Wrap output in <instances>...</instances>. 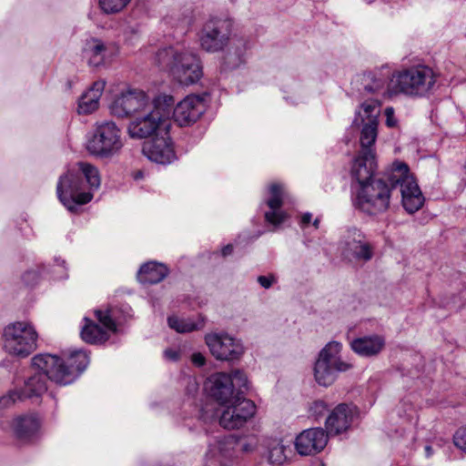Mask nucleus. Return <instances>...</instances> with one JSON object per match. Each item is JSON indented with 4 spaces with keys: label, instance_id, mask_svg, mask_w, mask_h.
<instances>
[{
    "label": "nucleus",
    "instance_id": "1",
    "mask_svg": "<svg viewBox=\"0 0 466 466\" xmlns=\"http://www.w3.org/2000/svg\"><path fill=\"white\" fill-rule=\"evenodd\" d=\"M380 114V103L379 100H368L361 104L353 121L355 125H363L360 137L361 148L351 167V175L360 186L376 179L373 177L377 168L373 145L378 136Z\"/></svg>",
    "mask_w": 466,
    "mask_h": 466
},
{
    "label": "nucleus",
    "instance_id": "2",
    "mask_svg": "<svg viewBox=\"0 0 466 466\" xmlns=\"http://www.w3.org/2000/svg\"><path fill=\"white\" fill-rule=\"evenodd\" d=\"M100 185L98 168L87 162H77L59 177L56 194L60 202L74 212L77 206L91 201Z\"/></svg>",
    "mask_w": 466,
    "mask_h": 466
},
{
    "label": "nucleus",
    "instance_id": "3",
    "mask_svg": "<svg viewBox=\"0 0 466 466\" xmlns=\"http://www.w3.org/2000/svg\"><path fill=\"white\" fill-rule=\"evenodd\" d=\"M157 66L176 83L183 86L197 84L203 76L200 57L192 49L170 46L156 54Z\"/></svg>",
    "mask_w": 466,
    "mask_h": 466
},
{
    "label": "nucleus",
    "instance_id": "4",
    "mask_svg": "<svg viewBox=\"0 0 466 466\" xmlns=\"http://www.w3.org/2000/svg\"><path fill=\"white\" fill-rule=\"evenodd\" d=\"M175 99L170 95L161 94L153 98V104L133 117L127 126V134L131 138H146L168 133L170 113Z\"/></svg>",
    "mask_w": 466,
    "mask_h": 466
},
{
    "label": "nucleus",
    "instance_id": "5",
    "mask_svg": "<svg viewBox=\"0 0 466 466\" xmlns=\"http://www.w3.org/2000/svg\"><path fill=\"white\" fill-rule=\"evenodd\" d=\"M437 75L428 66L416 65L395 71L390 76V94L411 98L425 97L432 93Z\"/></svg>",
    "mask_w": 466,
    "mask_h": 466
},
{
    "label": "nucleus",
    "instance_id": "6",
    "mask_svg": "<svg viewBox=\"0 0 466 466\" xmlns=\"http://www.w3.org/2000/svg\"><path fill=\"white\" fill-rule=\"evenodd\" d=\"M37 340L35 327L27 320L11 322L2 331L3 350L14 358H27L37 349Z\"/></svg>",
    "mask_w": 466,
    "mask_h": 466
},
{
    "label": "nucleus",
    "instance_id": "7",
    "mask_svg": "<svg viewBox=\"0 0 466 466\" xmlns=\"http://www.w3.org/2000/svg\"><path fill=\"white\" fill-rule=\"evenodd\" d=\"M391 187L400 186L401 203L409 214H413L420 209L425 198L413 176L410 173L408 165L400 161H395L387 175Z\"/></svg>",
    "mask_w": 466,
    "mask_h": 466
},
{
    "label": "nucleus",
    "instance_id": "8",
    "mask_svg": "<svg viewBox=\"0 0 466 466\" xmlns=\"http://www.w3.org/2000/svg\"><path fill=\"white\" fill-rule=\"evenodd\" d=\"M124 147L121 129L113 121L96 123L86 142V150L92 156L109 158L118 155Z\"/></svg>",
    "mask_w": 466,
    "mask_h": 466
},
{
    "label": "nucleus",
    "instance_id": "9",
    "mask_svg": "<svg viewBox=\"0 0 466 466\" xmlns=\"http://www.w3.org/2000/svg\"><path fill=\"white\" fill-rule=\"evenodd\" d=\"M341 348V343L330 341L320 350L314 365V378L319 385L330 386L339 372L350 369L351 365L340 358Z\"/></svg>",
    "mask_w": 466,
    "mask_h": 466
},
{
    "label": "nucleus",
    "instance_id": "10",
    "mask_svg": "<svg viewBox=\"0 0 466 466\" xmlns=\"http://www.w3.org/2000/svg\"><path fill=\"white\" fill-rule=\"evenodd\" d=\"M390 187L381 178L360 186L354 205L357 208L369 215L385 212L390 207Z\"/></svg>",
    "mask_w": 466,
    "mask_h": 466
},
{
    "label": "nucleus",
    "instance_id": "11",
    "mask_svg": "<svg viewBox=\"0 0 466 466\" xmlns=\"http://www.w3.org/2000/svg\"><path fill=\"white\" fill-rule=\"evenodd\" d=\"M233 23L230 19L208 20L199 35L200 46L208 53L222 51L229 43Z\"/></svg>",
    "mask_w": 466,
    "mask_h": 466
},
{
    "label": "nucleus",
    "instance_id": "12",
    "mask_svg": "<svg viewBox=\"0 0 466 466\" xmlns=\"http://www.w3.org/2000/svg\"><path fill=\"white\" fill-rule=\"evenodd\" d=\"M32 367L44 379L50 380L60 385H68L75 381L76 374L72 369L66 368L64 361L56 355L40 353L31 360Z\"/></svg>",
    "mask_w": 466,
    "mask_h": 466
},
{
    "label": "nucleus",
    "instance_id": "13",
    "mask_svg": "<svg viewBox=\"0 0 466 466\" xmlns=\"http://www.w3.org/2000/svg\"><path fill=\"white\" fill-rule=\"evenodd\" d=\"M95 315L103 325L98 326L88 318H84L85 325L81 330V338L90 344H101L109 339L110 333L116 331V309H96Z\"/></svg>",
    "mask_w": 466,
    "mask_h": 466
},
{
    "label": "nucleus",
    "instance_id": "14",
    "mask_svg": "<svg viewBox=\"0 0 466 466\" xmlns=\"http://www.w3.org/2000/svg\"><path fill=\"white\" fill-rule=\"evenodd\" d=\"M153 104L151 99L143 90L128 88L121 92L111 103L109 109L111 115L125 118L135 117Z\"/></svg>",
    "mask_w": 466,
    "mask_h": 466
},
{
    "label": "nucleus",
    "instance_id": "15",
    "mask_svg": "<svg viewBox=\"0 0 466 466\" xmlns=\"http://www.w3.org/2000/svg\"><path fill=\"white\" fill-rule=\"evenodd\" d=\"M225 406L218 422L221 427L227 430L242 428L257 412L254 401L246 398L238 397L231 403Z\"/></svg>",
    "mask_w": 466,
    "mask_h": 466
},
{
    "label": "nucleus",
    "instance_id": "16",
    "mask_svg": "<svg viewBox=\"0 0 466 466\" xmlns=\"http://www.w3.org/2000/svg\"><path fill=\"white\" fill-rule=\"evenodd\" d=\"M342 256L349 260L369 261L373 257V247L360 230L348 228L340 240Z\"/></svg>",
    "mask_w": 466,
    "mask_h": 466
},
{
    "label": "nucleus",
    "instance_id": "17",
    "mask_svg": "<svg viewBox=\"0 0 466 466\" xmlns=\"http://www.w3.org/2000/svg\"><path fill=\"white\" fill-rule=\"evenodd\" d=\"M210 353L219 360H236L244 353L241 341L227 333H211L205 337Z\"/></svg>",
    "mask_w": 466,
    "mask_h": 466
},
{
    "label": "nucleus",
    "instance_id": "18",
    "mask_svg": "<svg viewBox=\"0 0 466 466\" xmlns=\"http://www.w3.org/2000/svg\"><path fill=\"white\" fill-rule=\"evenodd\" d=\"M288 195L285 187L279 183H272L268 186V197L265 199L264 210L265 220L273 225L279 226L283 223L287 218V212L282 208Z\"/></svg>",
    "mask_w": 466,
    "mask_h": 466
},
{
    "label": "nucleus",
    "instance_id": "19",
    "mask_svg": "<svg viewBox=\"0 0 466 466\" xmlns=\"http://www.w3.org/2000/svg\"><path fill=\"white\" fill-rule=\"evenodd\" d=\"M143 154L152 162L168 165L177 159L173 142L168 133L154 137L144 143Z\"/></svg>",
    "mask_w": 466,
    "mask_h": 466
},
{
    "label": "nucleus",
    "instance_id": "20",
    "mask_svg": "<svg viewBox=\"0 0 466 466\" xmlns=\"http://www.w3.org/2000/svg\"><path fill=\"white\" fill-rule=\"evenodd\" d=\"M329 435L323 428L315 427L302 431L295 439V449L301 456H314L327 446Z\"/></svg>",
    "mask_w": 466,
    "mask_h": 466
},
{
    "label": "nucleus",
    "instance_id": "21",
    "mask_svg": "<svg viewBox=\"0 0 466 466\" xmlns=\"http://www.w3.org/2000/svg\"><path fill=\"white\" fill-rule=\"evenodd\" d=\"M118 52L119 47L115 42H104L96 37L86 40L83 48V56L91 66L109 63Z\"/></svg>",
    "mask_w": 466,
    "mask_h": 466
},
{
    "label": "nucleus",
    "instance_id": "22",
    "mask_svg": "<svg viewBox=\"0 0 466 466\" xmlns=\"http://www.w3.org/2000/svg\"><path fill=\"white\" fill-rule=\"evenodd\" d=\"M173 109V117L180 127L195 123L206 110L204 97L197 95L187 96Z\"/></svg>",
    "mask_w": 466,
    "mask_h": 466
},
{
    "label": "nucleus",
    "instance_id": "23",
    "mask_svg": "<svg viewBox=\"0 0 466 466\" xmlns=\"http://www.w3.org/2000/svg\"><path fill=\"white\" fill-rule=\"evenodd\" d=\"M206 387L210 396L220 405L229 404L238 397L234 393L231 376L226 372H218L211 375Z\"/></svg>",
    "mask_w": 466,
    "mask_h": 466
},
{
    "label": "nucleus",
    "instance_id": "24",
    "mask_svg": "<svg viewBox=\"0 0 466 466\" xmlns=\"http://www.w3.org/2000/svg\"><path fill=\"white\" fill-rule=\"evenodd\" d=\"M354 408L350 405L341 403L328 416L325 421L326 432L329 436L341 434L349 430L352 423Z\"/></svg>",
    "mask_w": 466,
    "mask_h": 466
},
{
    "label": "nucleus",
    "instance_id": "25",
    "mask_svg": "<svg viewBox=\"0 0 466 466\" xmlns=\"http://www.w3.org/2000/svg\"><path fill=\"white\" fill-rule=\"evenodd\" d=\"M390 76L389 71L383 69L364 73L360 76V84L368 94L380 96L385 98H392L396 94H390Z\"/></svg>",
    "mask_w": 466,
    "mask_h": 466
},
{
    "label": "nucleus",
    "instance_id": "26",
    "mask_svg": "<svg viewBox=\"0 0 466 466\" xmlns=\"http://www.w3.org/2000/svg\"><path fill=\"white\" fill-rule=\"evenodd\" d=\"M106 86L105 80H97L78 99V114L88 115L99 106V100Z\"/></svg>",
    "mask_w": 466,
    "mask_h": 466
},
{
    "label": "nucleus",
    "instance_id": "27",
    "mask_svg": "<svg viewBox=\"0 0 466 466\" xmlns=\"http://www.w3.org/2000/svg\"><path fill=\"white\" fill-rule=\"evenodd\" d=\"M385 346V339L380 335L363 336L350 342L351 350L361 357L379 354Z\"/></svg>",
    "mask_w": 466,
    "mask_h": 466
},
{
    "label": "nucleus",
    "instance_id": "28",
    "mask_svg": "<svg viewBox=\"0 0 466 466\" xmlns=\"http://www.w3.org/2000/svg\"><path fill=\"white\" fill-rule=\"evenodd\" d=\"M167 274L168 269L164 264L150 261L141 266L137 279L141 283L157 284L162 281Z\"/></svg>",
    "mask_w": 466,
    "mask_h": 466
},
{
    "label": "nucleus",
    "instance_id": "29",
    "mask_svg": "<svg viewBox=\"0 0 466 466\" xmlns=\"http://www.w3.org/2000/svg\"><path fill=\"white\" fill-rule=\"evenodd\" d=\"M288 447L281 439L267 441L265 458L271 466H283L288 461Z\"/></svg>",
    "mask_w": 466,
    "mask_h": 466
},
{
    "label": "nucleus",
    "instance_id": "30",
    "mask_svg": "<svg viewBox=\"0 0 466 466\" xmlns=\"http://www.w3.org/2000/svg\"><path fill=\"white\" fill-rule=\"evenodd\" d=\"M40 427V421L35 415L17 417L13 421V429L19 439H27L35 435Z\"/></svg>",
    "mask_w": 466,
    "mask_h": 466
},
{
    "label": "nucleus",
    "instance_id": "31",
    "mask_svg": "<svg viewBox=\"0 0 466 466\" xmlns=\"http://www.w3.org/2000/svg\"><path fill=\"white\" fill-rule=\"evenodd\" d=\"M46 390V380L44 379V375L35 373L25 380L23 388L19 389L18 391L23 399L25 400L34 397L38 398L42 396Z\"/></svg>",
    "mask_w": 466,
    "mask_h": 466
},
{
    "label": "nucleus",
    "instance_id": "32",
    "mask_svg": "<svg viewBox=\"0 0 466 466\" xmlns=\"http://www.w3.org/2000/svg\"><path fill=\"white\" fill-rule=\"evenodd\" d=\"M250 48L249 41L245 37L234 38L228 54V63L238 66L245 62L247 51Z\"/></svg>",
    "mask_w": 466,
    "mask_h": 466
},
{
    "label": "nucleus",
    "instance_id": "33",
    "mask_svg": "<svg viewBox=\"0 0 466 466\" xmlns=\"http://www.w3.org/2000/svg\"><path fill=\"white\" fill-rule=\"evenodd\" d=\"M167 323L170 329L178 333L190 332L204 327L203 319L194 320L192 319H183L177 316L168 317Z\"/></svg>",
    "mask_w": 466,
    "mask_h": 466
},
{
    "label": "nucleus",
    "instance_id": "34",
    "mask_svg": "<svg viewBox=\"0 0 466 466\" xmlns=\"http://www.w3.org/2000/svg\"><path fill=\"white\" fill-rule=\"evenodd\" d=\"M88 363L89 358L86 352L83 350H74L68 357V365L66 366V368L72 369L77 378L79 374L86 370Z\"/></svg>",
    "mask_w": 466,
    "mask_h": 466
},
{
    "label": "nucleus",
    "instance_id": "35",
    "mask_svg": "<svg viewBox=\"0 0 466 466\" xmlns=\"http://www.w3.org/2000/svg\"><path fill=\"white\" fill-rule=\"evenodd\" d=\"M131 0H99L101 10L107 15L121 12Z\"/></svg>",
    "mask_w": 466,
    "mask_h": 466
},
{
    "label": "nucleus",
    "instance_id": "36",
    "mask_svg": "<svg viewBox=\"0 0 466 466\" xmlns=\"http://www.w3.org/2000/svg\"><path fill=\"white\" fill-rule=\"evenodd\" d=\"M233 380L234 391L237 390V396L243 392V390L248 389V378L247 375L241 370H234L228 373Z\"/></svg>",
    "mask_w": 466,
    "mask_h": 466
},
{
    "label": "nucleus",
    "instance_id": "37",
    "mask_svg": "<svg viewBox=\"0 0 466 466\" xmlns=\"http://www.w3.org/2000/svg\"><path fill=\"white\" fill-rule=\"evenodd\" d=\"M17 400H24L18 390H9L5 395L0 398V409L9 408Z\"/></svg>",
    "mask_w": 466,
    "mask_h": 466
},
{
    "label": "nucleus",
    "instance_id": "38",
    "mask_svg": "<svg viewBox=\"0 0 466 466\" xmlns=\"http://www.w3.org/2000/svg\"><path fill=\"white\" fill-rule=\"evenodd\" d=\"M328 410V404L322 400H317L312 401L308 409V411L311 417L319 419L322 417Z\"/></svg>",
    "mask_w": 466,
    "mask_h": 466
},
{
    "label": "nucleus",
    "instance_id": "39",
    "mask_svg": "<svg viewBox=\"0 0 466 466\" xmlns=\"http://www.w3.org/2000/svg\"><path fill=\"white\" fill-rule=\"evenodd\" d=\"M454 444L466 452V427L456 431L454 435Z\"/></svg>",
    "mask_w": 466,
    "mask_h": 466
},
{
    "label": "nucleus",
    "instance_id": "40",
    "mask_svg": "<svg viewBox=\"0 0 466 466\" xmlns=\"http://www.w3.org/2000/svg\"><path fill=\"white\" fill-rule=\"evenodd\" d=\"M385 116H386V125L389 127H394L397 126V119L394 116V109L391 106H388L385 108L384 111Z\"/></svg>",
    "mask_w": 466,
    "mask_h": 466
},
{
    "label": "nucleus",
    "instance_id": "41",
    "mask_svg": "<svg viewBox=\"0 0 466 466\" xmlns=\"http://www.w3.org/2000/svg\"><path fill=\"white\" fill-rule=\"evenodd\" d=\"M138 35V29L136 26H128L124 31L126 41L132 42Z\"/></svg>",
    "mask_w": 466,
    "mask_h": 466
},
{
    "label": "nucleus",
    "instance_id": "42",
    "mask_svg": "<svg viewBox=\"0 0 466 466\" xmlns=\"http://www.w3.org/2000/svg\"><path fill=\"white\" fill-rule=\"evenodd\" d=\"M258 282L264 289H269L275 282V278L272 276H259L258 278Z\"/></svg>",
    "mask_w": 466,
    "mask_h": 466
},
{
    "label": "nucleus",
    "instance_id": "43",
    "mask_svg": "<svg viewBox=\"0 0 466 466\" xmlns=\"http://www.w3.org/2000/svg\"><path fill=\"white\" fill-rule=\"evenodd\" d=\"M56 271L59 272L60 275L58 277H56L57 279H64V278H66L67 275L66 273V266H65V260L63 259H56Z\"/></svg>",
    "mask_w": 466,
    "mask_h": 466
},
{
    "label": "nucleus",
    "instance_id": "44",
    "mask_svg": "<svg viewBox=\"0 0 466 466\" xmlns=\"http://www.w3.org/2000/svg\"><path fill=\"white\" fill-rule=\"evenodd\" d=\"M191 361L194 365L201 367L205 364L206 359L202 353L195 352L191 356Z\"/></svg>",
    "mask_w": 466,
    "mask_h": 466
},
{
    "label": "nucleus",
    "instance_id": "45",
    "mask_svg": "<svg viewBox=\"0 0 466 466\" xmlns=\"http://www.w3.org/2000/svg\"><path fill=\"white\" fill-rule=\"evenodd\" d=\"M165 358L176 361L179 360V351L172 349L166 350L164 352Z\"/></svg>",
    "mask_w": 466,
    "mask_h": 466
},
{
    "label": "nucleus",
    "instance_id": "46",
    "mask_svg": "<svg viewBox=\"0 0 466 466\" xmlns=\"http://www.w3.org/2000/svg\"><path fill=\"white\" fill-rule=\"evenodd\" d=\"M311 218H312V214L311 213H309V212L304 213L301 216L300 226L302 228L307 227L310 223Z\"/></svg>",
    "mask_w": 466,
    "mask_h": 466
},
{
    "label": "nucleus",
    "instance_id": "47",
    "mask_svg": "<svg viewBox=\"0 0 466 466\" xmlns=\"http://www.w3.org/2000/svg\"><path fill=\"white\" fill-rule=\"evenodd\" d=\"M232 251H233L232 245H227L222 248L221 253H222V256L226 257V256L230 255L232 253Z\"/></svg>",
    "mask_w": 466,
    "mask_h": 466
},
{
    "label": "nucleus",
    "instance_id": "48",
    "mask_svg": "<svg viewBox=\"0 0 466 466\" xmlns=\"http://www.w3.org/2000/svg\"><path fill=\"white\" fill-rule=\"evenodd\" d=\"M426 457H431L433 453L432 448L430 445L425 446Z\"/></svg>",
    "mask_w": 466,
    "mask_h": 466
},
{
    "label": "nucleus",
    "instance_id": "49",
    "mask_svg": "<svg viewBox=\"0 0 466 466\" xmlns=\"http://www.w3.org/2000/svg\"><path fill=\"white\" fill-rule=\"evenodd\" d=\"M319 222H320V220H319V218H315V220L313 221V226H314L315 228H319Z\"/></svg>",
    "mask_w": 466,
    "mask_h": 466
},
{
    "label": "nucleus",
    "instance_id": "50",
    "mask_svg": "<svg viewBox=\"0 0 466 466\" xmlns=\"http://www.w3.org/2000/svg\"><path fill=\"white\" fill-rule=\"evenodd\" d=\"M207 410L205 409L202 410L201 416L204 420H208V416L207 415Z\"/></svg>",
    "mask_w": 466,
    "mask_h": 466
},
{
    "label": "nucleus",
    "instance_id": "51",
    "mask_svg": "<svg viewBox=\"0 0 466 466\" xmlns=\"http://www.w3.org/2000/svg\"><path fill=\"white\" fill-rule=\"evenodd\" d=\"M31 275V272H27L25 275V279L27 280V279L29 278V276Z\"/></svg>",
    "mask_w": 466,
    "mask_h": 466
},
{
    "label": "nucleus",
    "instance_id": "52",
    "mask_svg": "<svg viewBox=\"0 0 466 466\" xmlns=\"http://www.w3.org/2000/svg\"><path fill=\"white\" fill-rule=\"evenodd\" d=\"M244 451H248V446L244 445L243 448H242Z\"/></svg>",
    "mask_w": 466,
    "mask_h": 466
},
{
    "label": "nucleus",
    "instance_id": "53",
    "mask_svg": "<svg viewBox=\"0 0 466 466\" xmlns=\"http://www.w3.org/2000/svg\"><path fill=\"white\" fill-rule=\"evenodd\" d=\"M315 466H326V465L324 463L320 462V463H319V464H317Z\"/></svg>",
    "mask_w": 466,
    "mask_h": 466
}]
</instances>
